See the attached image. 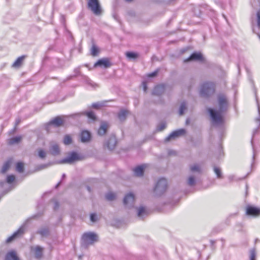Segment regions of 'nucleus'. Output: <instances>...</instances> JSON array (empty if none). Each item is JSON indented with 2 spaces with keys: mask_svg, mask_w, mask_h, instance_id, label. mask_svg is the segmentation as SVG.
Listing matches in <instances>:
<instances>
[{
  "mask_svg": "<svg viewBox=\"0 0 260 260\" xmlns=\"http://www.w3.org/2000/svg\"><path fill=\"white\" fill-rule=\"evenodd\" d=\"M219 105V111L212 108H209L208 111L212 119L213 124L216 125H221L223 123V119L221 113L226 111L228 104L226 98L224 95L220 94L218 96Z\"/></svg>",
  "mask_w": 260,
  "mask_h": 260,
  "instance_id": "1",
  "label": "nucleus"
},
{
  "mask_svg": "<svg viewBox=\"0 0 260 260\" xmlns=\"http://www.w3.org/2000/svg\"><path fill=\"white\" fill-rule=\"evenodd\" d=\"M251 5L257 10L256 14H252L251 17L252 28L254 33L258 34L260 31V0L251 2Z\"/></svg>",
  "mask_w": 260,
  "mask_h": 260,
  "instance_id": "2",
  "label": "nucleus"
},
{
  "mask_svg": "<svg viewBox=\"0 0 260 260\" xmlns=\"http://www.w3.org/2000/svg\"><path fill=\"white\" fill-rule=\"evenodd\" d=\"M98 241V236L93 232H86L83 234L81 238V245L84 248L93 244Z\"/></svg>",
  "mask_w": 260,
  "mask_h": 260,
  "instance_id": "3",
  "label": "nucleus"
},
{
  "mask_svg": "<svg viewBox=\"0 0 260 260\" xmlns=\"http://www.w3.org/2000/svg\"><path fill=\"white\" fill-rule=\"evenodd\" d=\"M215 84L212 82L204 83L201 86L200 94L202 96L208 97L214 93Z\"/></svg>",
  "mask_w": 260,
  "mask_h": 260,
  "instance_id": "4",
  "label": "nucleus"
},
{
  "mask_svg": "<svg viewBox=\"0 0 260 260\" xmlns=\"http://www.w3.org/2000/svg\"><path fill=\"white\" fill-rule=\"evenodd\" d=\"M167 180L164 178L159 179L154 188V192L156 196H160L164 194L167 189Z\"/></svg>",
  "mask_w": 260,
  "mask_h": 260,
  "instance_id": "5",
  "label": "nucleus"
},
{
  "mask_svg": "<svg viewBox=\"0 0 260 260\" xmlns=\"http://www.w3.org/2000/svg\"><path fill=\"white\" fill-rule=\"evenodd\" d=\"M88 8L96 15H101L102 8L99 0H88Z\"/></svg>",
  "mask_w": 260,
  "mask_h": 260,
  "instance_id": "6",
  "label": "nucleus"
},
{
  "mask_svg": "<svg viewBox=\"0 0 260 260\" xmlns=\"http://www.w3.org/2000/svg\"><path fill=\"white\" fill-rule=\"evenodd\" d=\"M28 221V219L26 221V222L24 223L17 231L14 232L13 235L8 238V239L6 240V243H10L14 240L16 238L22 236L25 233L26 227V223Z\"/></svg>",
  "mask_w": 260,
  "mask_h": 260,
  "instance_id": "7",
  "label": "nucleus"
},
{
  "mask_svg": "<svg viewBox=\"0 0 260 260\" xmlns=\"http://www.w3.org/2000/svg\"><path fill=\"white\" fill-rule=\"evenodd\" d=\"M63 122L64 120L61 117L57 116L46 124V129L49 132L50 127L52 125H54L55 127H59L63 124Z\"/></svg>",
  "mask_w": 260,
  "mask_h": 260,
  "instance_id": "8",
  "label": "nucleus"
},
{
  "mask_svg": "<svg viewBox=\"0 0 260 260\" xmlns=\"http://www.w3.org/2000/svg\"><path fill=\"white\" fill-rule=\"evenodd\" d=\"M30 252L34 257L37 259H40L43 255L44 248L39 245L32 246L30 247Z\"/></svg>",
  "mask_w": 260,
  "mask_h": 260,
  "instance_id": "9",
  "label": "nucleus"
},
{
  "mask_svg": "<svg viewBox=\"0 0 260 260\" xmlns=\"http://www.w3.org/2000/svg\"><path fill=\"white\" fill-rule=\"evenodd\" d=\"M135 203V196L132 193L126 194L123 199V204L125 207L131 208L134 207Z\"/></svg>",
  "mask_w": 260,
  "mask_h": 260,
  "instance_id": "10",
  "label": "nucleus"
},
{
  "mask_svg": "<svg viewBox=\"0 0 260 260\" xmlns=\"http://www.w3.org/2000/svg\"><path fill=\"white\" fill-rule=\"evenodd\" d=\"M79 159L78 154L75 152H72L67 157L60 160L59 164H72L75 161Z\"/></svg>",
  "mask_w": 260,
  "mask_h": 260,
  "instance_id": "11",
  "label": "nucleus"
},
{
  "mask_svg": "<svg viewBox=\"0 0 260 260\" xmlns=\"http://www.w3.org/2000/svg\"><path fill=\"white\" fill-rule=\"evenodd\" d=\"M258 113H259V116L258 117H257L256 119H255V121L257 123V127L256 128H255L253 132V134H252V138L251 140V145H252V150H253V156H252V166H253V163H254V159H255V156H256V150H255V148L253 145V137L254 136V135L256 134V133L257 132V129L258 128V127L260 125V108H259V106H258Z\"/></svg>",
  "mask_w": 260,
  "mask_h": 260,
  "instance_id": "12",
  "label": "nucleus"
},
{
  "mask_svg": "<svg viewBox=\"0 0 260 260\" xmlns=\"http://www.w3.org/2000/svg\"><path fill=\"white\" fill-rule=\"evenodd\" d=\"M80 141L83 143H89L92 139L91 133L87 130L82 131L80 134Z\"/></svg>",
  "mask_w": 260,
  "mask_h": 260,
  "instance_id": "13",
  "label": "nucleus"
},
{
  "mask_svg": "<svg viewBox=\"0 0 260 260\" xmlns=\"http://www.w3.org/2000/svg\"><path fill=\"white\" fill-rule=\"evenodd\" d=\"M81 115H86L90 119L91 121H95L96 120V116L95 115L93 111H88V112H84L81 113H77L71 115L70 116L75 117H80Z\"/></svg>",
  "mask_w": 260,
  "mask_h": 260,
  "instance_id": "14",
  "label": "nucleus"
},
{
  "mask_svg": "<svg viewBox=\"0 0 260 260\" xmlns=\"http://www.w3.org/2000/svg\"><path fill=\"white\" fill-rule=\"evenodd\" d=\"M185 133L184 129H179L173 132L165 139L166 142H168L172 139H174L179 136H182Z\"/></svg>",
  "mask_w": 260,
  "mask_h": 260,
  "instance_id": "15",
  "label": "nucleus"
},
{
  "mask_svg": "<svg viewBox=\"0 0 260 260\" xmlns=\"http://www.w3.org/2000/svg\"><path fill=\"white\" fill-rule=\"evenodd\" d=\"M111 65L112 64L110 62L109 58H103L98 60V61L94 63V67H103L104 68L107 69L110 67Z\"/></svg>",
  "mask_w": 260,
  "mask_h": 260,
  "instance_id": "16",
  "label": "nucleus"
},
{
  "mask_svg": "<svg viewBox=\"0 0 260 260\" xmlns=\"http://www.w3.org/2000/svg\"><path fill=\"white\" fill-rule=\"evenodd\" d=\"M117 144V140L115 136L111 135L108 140L105 142V146L110 150H113Z\"/></svg>",
  "mask_w": 260,
  "mask_h": 260,
  "instance_id": "17",
  "label": "nucleus"
},
{
  "mask_svg": "<svg viewBox=\"0 0 260 260\" xmlns=\"http://www.w3.org/2000/svg\"><path fill=\"white\" fill-rule=\"evenodd\" d=\"M246 214L248 215L257 216L260 215V209L253 206H248L246 209Z\"/></svg>",
  "mask_w": 260,
  "mask_h": 260,
  "instance_id": "18",
  "label": "nucleus"
},
{
  "mask_svg": "<svg viewBox=\"0 0 260 260\" xmlns=\"http://www.w3.org/2000/svg\"><path fill=\"white\" fill-rule=\"evenodd\" d=\"M109 127V125L108 122L102 121L98 131V135L101 136H104L107 133Z\"/></svg>",
  "mask_w": 260,
  "mask_h": 260,
  "instance_id": "19",
  "label": "nucleus"
},
{
  "mask_svg": "<svg viewBox=\"0 0 260 260\" xmlns=\"http://www.w3.org/2000/svg\"><path fill=\"white\" fill-rule=\"evenodd\" d=\"M203 56L201 53L198 52H193L191 55L184 60V62H188L192 60H202Z\"/></svg>",
  "mask_w": 260,
  "mask_h": 260,
  "instance_id": "20",
  "label": "nucleus"
},
{
  "mask_svg": "<svg viewBox=\"0 0 260 260\" xmlns=\"http://www.w3.org/2000/svg\"><path fill=\"white\" fill-rule=\"evenodd\" d=\"M49 152L53 156L59 155L60 153V150L58 145L57 144H52L50 147Z\"/></svg>",
  "mask_w": 260,
  "mask_h": 260,
  "instance_id": "21",
  "label": "nucleus"
},
{
  "mask_svg": "<svg viewBox=\"0 0 260 260\" xmlns=\"http://www.w3.org/2000/svg\"><path fill=\"white\" fill-rule=\"evenodd\" d=\"M165 86L162 84L156 86L152 92V94L155 95H160L165 91Z\"/></svg>",
  "mask_w": 260,
  "mask_h": 260,
  "instance_id": "22",
  "label": "nucleus"
},
{
  "mask_svg": "<svg viewBox=\"0 0 260 260\" xmlns=\"http://www.w3.org/2000/svg\"><path fill=\"white\" fill-rule=\"evenodd\" d=\"M144 165L138 166L133 169L134 175L137 177H141L143 175L144 171Z\"/></svg>",
  "mask_w": 260,
  "mask_h": 260,
  "instance_id": "23",
  "label": "nucleus"
},
{
  "mask_svg": "<svg viewBox=\"0 0 260 260\" xmlns=\"http://www.w3.org/2000/svg\"><path fill=\"white\" fill-rule=\"evenodd\" d=\"M5 260H19V259L15 251H11L6 254Z\"/></svg>",
  "mask_w": 260,
  "mask_h": 260,
  "instance_id": "24",
  "label": "nucleus"
},
{
  "mask_svg": "<svg viewBox=\"0 0 260 260\" xmlns=\"http://www.w3.org/2000/svg\"><path fill=\"white\" fill-rule=\"evenodd\" d=\"M50 232L48 227H42L37 232L42 237H47L49 235Z\"/></svg>",
  "mask_w": 260,
  "mask_h": 260,
  "instance_id": "25",
  "label": "nucleus"
},
{
  "mask_svg": "<svg viewBox=\"0 0 260 260\" xmlns=\"http://www.w3.org/2000/svg\"><path fill=\"white\" fill-rule=\"evenodd\" d=\"M189 169L191 172H197L199 174L202 173L201 166L197 164L189 165Z\"/></svg>",
  "mask_w": 260,
  "mask_h": 260,
  "instance_id": "26",
  "label": "nucleus"
},
{
  "mask_svg": "<svg viewBox=\"0 0 260 260\" xmlns=\"http://www.w3.org/2000/svg\"><path fill=\"white\" fill-rule=\"evenodd\" d=\"M128 111L126 110H121L118 113V117L119 119L122 121L126 119V117L128 114Z\"/></svg>",
  "mask_w": 260,
  "mask_h": 260,
  "instance_id": "27",
  "label": "nucleus"
},
{
  "mask_svg": "<svg viewBox=\"0 0 260 260\" xmlns=\"http://www.w3.org/2000/svg\"><path fill=\"white\" fill-rule=\"evenodd\" d=\"M12 159H9L4 164L1 170L2 173L4 174L9 170L12 164Z\"/></svg>",
  "mask_w": 260,
  "mask_h": 260,
  "instance_id": "28",
  "label": "nucleus"
},
{
  "mask_svg": "<svg viewBox=\"0 0 260 260\" xmlns=\"http://www.w3.org/2000/svg\"><path fill=\"white\" fill-rule=\"evenodd\" d=\"M138 216L143 218L144 215H147V212L144 207L141 206L138 209Z\"/></svg>",
  "mask_w": 260,
  "mask_h": 260,
  "instance_id": "29",
  "label": "nucleus"
},
{
  "mask_svg": "<svg viewBox=\"0 0 260 260\" xmlns=\"http://www.w3.org/2000/svg\"><path fill=\"white\" fill-rule=\"evenodd\" d=\"M213 171L216 175V177L218 179H222L223 178L221 170L219 167L214 166Z\"/></svg>",
  "mask_w": 260,
  "mask_h": 260,
  "instance_id": "30",
  "label": "nucleus"
},
{
  "mask_svg": "<svg viewBox=\"0 0 260 260\" xmlns=\"http://www.w3.org/2000/svg\"><path fill=\"white\" fill-rule=\"evenodd\" d=\"M21 140V136H17L13 137L9 139V144L10 145H13L14 144L18 143Z\"/></svg>",
  "mask_w": 260,
  "mask_h": 260,
  "instance_id": "31",
  "label": "nucleus"
},
{
  "mask_svg": "<svg viewBox=\"0 0 260 260\" xmlns=\"http://www.w3.org/2000/svg\"><path fill=\"white\" fill-rule=\"evenodd\" d=\"M187 184L189 186H193L196 184V178L193 175H190L188 177L187 180Z\"/></svg>",
  "mask_w": 260,
  "mask_h": 260,
  "instance_id": "32",
  "label": "nucleus"
},
{
  "mask_svg": "<svg viewBox=\"0 0 260 260\" xmlns=\"http://www.w3.org/2000/svg\"><path fill=\"white\" fill-rule=\"evenodd\" d=\"M24 58H25V56H21L19 57L16 60V61L13 63V66L14 67H19L21 64Z\"/></svg>",
  "mask_w": 260,
  "mask_h": 260,
  "instance_id": "33",
  "label": "nucleus"
},
{
  "mask_svg": "<svg viewBox=\"0 0 260 260\" xmlns=\"http://www.w3.org/2000/svg\"><path fill=\"white\" fill-rule=\"evenodd\" d=\"M186 105V103L184 101L181 103L179 111L180 115H182L184 114V111L187 109Z\"/></svg>",
  "mask_w": 260,
  "mask_h": 260,
  "instance_id": "34",
  "label": "nucleus"
},
{
  "mask_svg": "<svg viewBox=\"0 0 260 260\" xmlns=\"http://www.w3.org/2000/svg\"><path fill=\"white\" fill-rule=\"evenodd\" d=\"M126 56L129 59H136L138 57V54L133 52H127Z\"/></svg>",
  "mask_w": 260,
  "mask_h": 260,
  "instance_id": "35",
  "label": "nucleus"
},
{
  "mask_svg": "<svg viewBox=\"0 0 260 260\" xmlns=\"http://www.w3.org/2000/svg\"><path fill=\"white\" fill-rule=\"evenodd\" d=\"M16 170L19 173H22L24 171V166L22 162H19L17 163Z\"/></svg>",
  "mask_w": 260,
  "mask_h": 260,
  "instance_id": "36",
  "label": "nucleus"
},
{
  "mask_svg": "<svg viewBox=\"0 0 260 260\" xmlns=\"http://www.w3.org/2000/svg\"><path fill=\"white\" fill-rule=\"evenodd\" d=\"M72 142V139L71 136L68 135H67L64 136L63 139V143L65 145H69L71 144Z\"/></svg>",
  "mask_w": 260,
  "mask_h": 260,
  "instance_id": "37",
  "label": "nucleus"
},
{
  "mask_svg": "<svg viewBox=\"0 0 260 260\" xmlns=\"http://www.w3.org/2000/svg\"><path fill=\"white\" fill-rule=\"evenodd\" d=\"M116 198L115 193L113 192H109L106 195V198L108 201H113Z\"/></svg>",
  "mask_w": 260,
  "mask_h": 260,
  "instance_id": "38",
  "label": "nucleus"
},
{
  "mask_svg": "<svg viewBox=\"0 0 260 260\" xmlns=\"http://www.w3.org/2000/svg\"><path fill=\"white\" fill-rule=\"evenodd\" d=\"M90 220L92 222H95L98 220V215L95 213H92L90 214Z\"/></svg>",
  "mask_w": 260,
  "mask_h": 260,
  "instance_id": "39",
  "label": "nucleus"
},
{
  "mask_svg": "<svg viewBox=\"0 0 260 260\" xmlns=\"http://www.w3.org/2000/svg\"><path fill=\"white\" fill-rule=\"evenodd\" d=\"M104 105V104L102 102H97V103H93L92 104L91 107L93 108H94V109H98L100 107H103Z\"/></svg>",
  "mask_w": 260,
  "mask_h": 260,
  "instance_id": "40",
  "label": "nucleus"
},
{
  "mask_svg": "<svg viewBox=\"0 0 260 260\" xmlns=\"http://www.w3.org/2000/svg\"><path fill=\"white\" fill-rule=\"evenodd\" d=\"M166 127V124L165 122H161L159 123L157 126L158 131H162Z\"/></svg>",
  "mask_w": 260,
  "mask_h": 260,
  "instance_id": "41",
  "label": "nucleus"
},
{
  "mask_svg": "<svg viewBox=\"0 0 260 260\" xmlns=\"http://www.w3.org/2000/svg\"><path fill=\"white\" fill-rule=\"evenodd\" d=\"M38 155L41 158L44 159L46 157V153L43 149H40L38 151Z\"/></svg>",
  "mask_w": 260,
  "mask_h": 260,
  "instance_id": "42",
  "label": "nucleus"
},
{
  "mask_svg": "<svg viewBox=\"0 0 260 260\" xmlns=\"http://www.w3.org/2000/svg\"><path fill=\"white\" fill-rule=\"evenodd\" d=\"M15 179V177L13 175H8L7 177V183L10 184L12 183Z\"/></svg>",
  "mask_w": 260,
  "mask_h": 260,
  "instance_id": "43",
  "label": "nucleus"
},
{
  "mask_svg": "<svg viewBox=\"0 0 260 260\" xmlns=\"http://www.w3.org/2000/svg\"><path fill=\"white\" fill-rule=\"evenodd\" d=\"M91 55L92 56H96L98 55V49L95 46H93L91 48Z\"/></svg>",
  "mask_w": 260,
  "mask_h": 260,
  "instance_id": "44",
  "label": "nucleus"
},
{
  "mask_svg": "<svg viewBox=\"0 0 260 260\" xmlns=\"http://www.w3.org/2000/svg\"><path fill=\"white\" fill-rule=\"evenodd\" d=\"M84 79L87 84L90 85L92 86H94V85H96V84L93 83L90 79H89L87 77L84 76Z\"/></svg>",
  "mask_w": 260,
  "mask_h": 260,
  "instance_id": "45",
  "label": "nucleus"
},
{
  "mask_svg": "<svg viewBox=\"0 0 260 260\" xmlns=\"http://www.w3.org/2000/svg\"><path fill=\"white\" fill-rule=\"evenodd\" d=\"M158 72V71L156 70V71L153 72L152 73L149 74L148 75V77H150V78L154 77L157 75Z\"/></svg>",
  "mask_w": 260,
  "mask_h": 260,
  "instance_id": "46",
  "label": "nucleus"
},
{
  "mask_svg": "<svg viewBox=\"0 0 260 260\" xmlns=\"http://www.w3.org/2000/svg\"><path fill=\"white\" fill-rule=\"evenodd\" d=\"M250 260H254L255 258V253L254 250H252L250 251Z\"/></svg>",
  "mask_w": 260,
  "mask_h": 260,
  "instance_id": "47",
  "label": "nucleus"
},
{
  "mask_svg": "<svg viewBox=\"0 0 260 260\" xmlns=\"http://www.w3.org/2000/svg\"><path fill=\"white\" fill-rule=\"evenodd\" d=\"M49 166H50L49 164L41 165L38 167V170H41L45 169V168H47L48 167H49Z\"/></svg>",
  "mask_w": 260,
  "mask_h": 260,
  "instance_id": "48",
  "label": "nucleus"
},
{
  "mask_svg": "<svg viewBox=\"0 0 260 260\" xmlns=\"http://www.w3.org/2000/svg\"><path fill=\"white\" fill-rule=\"evenodd\" d=\"M143 87V90L145 92L146 91L147 89V83L145 81H143L142 83Z\"/></svg>",
  "mask_w": 260,
  "mask_h": 260,
  "instance_id": "49",
  "label": "nucleus"
},
{
  "mask_svg": "<svg viewBox=\"0 0 260 260\" xmlns=\"http://www.w3.org/2000/svg\"><path fill=\"white\" fill-rule=\"evenodd\" d=\"M59 207V204L57 202L54 203V209L56 210Z\"/></svg>",
  "mask_w": 260,
  "mask_h": 260,
  "instance_id": "50",
  "label": "nucleus"
},
{
  "mask_svg": "<svg viewBox=\"0 0 260 260\" xmlns=\"http://www.w3.org/2000/svg\"><path fill=\"white\" fill-rule=\"evenodd\" d=\"M20 122V119L19 118H17L15 121V126L18 125Z\"/></svg>",
  "mask_w": 260,
  "mask_h": 260,
  "instance_id": "51",
  "label": "nucleus"
},
{
  "mask_svg": "<svg viewBox=\"0 0 260 260\" xmlns=\"http://www.w3.org/2000/svg\"><path fill=\"white\" fill-rule=\"evenodd\" d=\"M74 72L76 74V75L79 74V72H80L79 69L78 68L75 69L74 70Z\"/></svg>",
  "mask_w": 260,
  "mask_h": 260,
  "instance_id": "52",
  "label": "nucleus"
},
{
  "mask_svg": "<svg viewBox=\"0 0 260 260\" xmlns=\"http://www.w3.org/2000/svg\"><path fill=\"white\" fill-rule=\"evenodd\" d=\"M234 176H230L229 177V180H230V181H232V180H233V179H234Z\"/></svg>",
  "mask_w": 260,
  "mask_h": 260,
  "instance_id": "53",
  "label": "nucleus"
},
{
  "mask_svg": "<svg viewBox=\"0 0 260 260\" xmlns=\"http://www.w3.org/2000/svg\"><path fill=\"white\" fill-rule=\"evenodd\" d=\"M60 184V182H59L58 183H57L55 186L56 188H57Z\"/></svg>",
  "mask_w": 260,
  "mask_h": 260,
  "instance_id": "54",
  "label": "nucleus"
},
{
  "mask_svg": "<svg viewBox=\"0 0 260 260\" xmlns=\"http://www.w3.org/2000/svg\"><path fill=\"white\" fill-rule=\"evenodd\" d=\"M66 177V175L64 174H63L62 175V179H63Z\"/></svg>",
  "mask_w": 260,
  "mask_h": 260,
  "instance_id": "55",
  "label": "nucleus"
},
{
  "mask_svg": "<svg viewBox=\"0 0 260 260\" xmlns=\"http://www.w3.org/2000/svg\"><path fill=\"white\" fill-rule=\"evenodd\" d=\"M87 190L90 192V187L87 186Z\"/></svg>",
  "mask_w": 260,
  "mask_h": 260,
  "instance_id": "56",
  "label": "nucleus"
},
{
  "mask_svg": "<svg viewBox=\"0 0 260 260\" xmlns=\"http://www.w3.org/2000/svg\"><path fill=\"white\" fill-rule=\"evenodd\" d=\"M126 2H132L133 0H125Z\"/></svg>",
  "mask_w": 260,
  "mask_h": 260,
  "instance_id": "57",
  "label": "nucleus"
},
{
  "mask_svg": "<svg viewBox=\"0 0 260 260\" xmlns=\"http://www.w3.org/2000/svg\"><path fill=\"white\" fill-rule=\"evenodd\" d=\"M223 16L225 18V16L223 14Z\"/></svg>",
  "mask_w": 260,
  "mask_h": 260,
  "instance_id": "58",
  "label": "nucleus"
}]
</instances>
